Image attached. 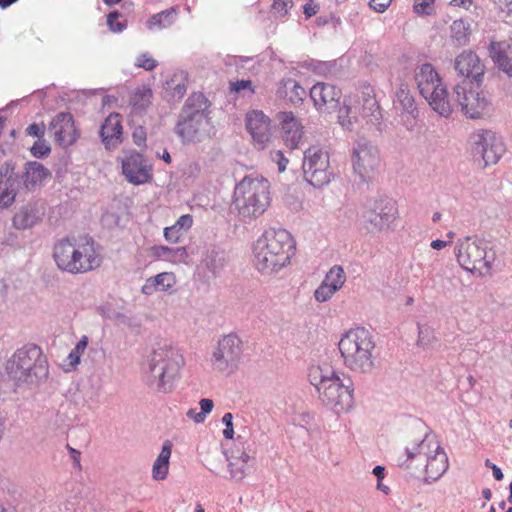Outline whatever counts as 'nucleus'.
<instances>
[{"instance_id":"1","label":"nucleus","mask_w":512,"mask_h":512,"mask_svg":"<svg viewBox=\"0 0 512 512\" xmlns=\"http://www.w3.org/2000/svg\"><path fill=\"white\" fill-rule=\"evenodd\" d=\"M211 102L201 92L192 93L184 102L174 127L182 143H201L216 134L211 120Z\"/></svg>"},{"instance_id":"2","label":"nucleus","mask_w":512,"mask_h":512,"mask_svg":"<svg viewBox=\"0 0 512 512\" xmlns=\"http://www.w3.org/2000/svg\"><path fill=\"white\" fill-rule=\"evenodd\" d=\"M253 252L257 270L270 274L290 263L295 252V242L287 230L270 228L257 239Z\"/></svg>"},{"instance_id":"3","label":"nucleus","mask_w":512,"mask_h":512,"mask_svg":"<svg viewBox=\"0 0 512 512\" xmlns=\"http://www.w3.org/2000/svg\"><path fill=\"white\" fill-rule=\"evenodd\" d=\"M344 366L356 374H370L377 359L372 333L363 327L347 331L338 343Z\"/></svg>"},{"instance_id":"4","label":"nucleus","mask_w":512,"mask_h":512,"mask_svg":"<svg viewBox=\"0 0 512 512\" xmlns=\"http://www.w3.org/2000/svg\"><path fill=\"white\" fill-rule=\"evenodd\" d=\"M308 377L322 404L336 414L347 412L353 407L354 388L350 381L345 384L333 370L320 366H312Z\"/></svg>"},{"instance_id":"5","label":"nucleus","mask_w":512,"mask_h":512,"mask_svg":"<svg viewBox=\"0 0 512 512\" xmlns=\"http://www.w3.org/2000/svg\"><path fill=\"white\" fill-rule=\"evenodd\" d=\"M8 377L16 383H34L48 377V362L40 347L28 344L17 349L5 366Z\"/></svg>"},{"instance_id":"6","label":"nucleus","mask_w":512,"mask_h":512,"mask_svg":"<svg viewBox=\"0 0 512 512\" xmlns=\"http://www.w3.org/2000/svg\"><path fill=\"white\" fill-rule=\"evenodd\" d=\"M184 364L180 351L171 344L154 349L149 361L148 384L161 392L172 389Z\"/></svg>"},{"instance_id":"7","label":"nucleus","mask_w":512,"mask_h":512,"mask_svg":"<svg viewBox=\"0 0 512 512\" xmlns=\"http://www.w3.org/2000/svg\"><path fill=\"white\" fill-rule=\"evenodd\" d=\"M53 257L57 267L72 274L91 271L100 265L92 245L77 243L76 239L59 240L53 249Z\"/></svg>"},{"instance_id":"8","label":"nucleus","mask_w":512,"mask_h":512,"mask_svg":"<svg viewBox=\"0 0 512 512\" xmlns=\"http://www.w3.org/2000/svg\"><path fill=\"white\" fill-rule=\"evenodd\" d=\"M269 182L259 175L244 177L235 187V205L244 218L262 215L270 205Z\"/></svg>"},{"instance_id":"9","label":"nucleus","mask_w":512,"mask_h":512,"mask_svg":"<svg viewBox=\"0 0 512 512\" xmlns=\"http://www.w3.org/2000/svg\"><path fill=\"white\" fill-rule=\"evenodd\" d=\"M414 78L420 94L432 109L441 116L448 117L452 112V104L434 66L430 63L422 64L415 71Z\"/></svg>"},{"instance_id":"10","label":"nucleus","mask_w":512,"mask_h":512,"mask_svg":"<svg viewBox=\"0 0 512 512\" xmlns=\"http://www.w3.org/2000/svg\"><path fill=\"white\" fill-rule=\"evenodd\" d=\"M455 256L459 265L468 272L490 271L495 260L494 253H488V243L475 236H466L457 240Z\"/></svg>"},{"instance_id":"11","label":"nucleus","mask_w":512,"mask_h":512,"mask_svg":"<svg viewBox=\"0 0 512 512\" xmlns=\"http://www.w3.org/2000/svg\"><path fill=\"white\" fill-rule=\"evenodd\" d=\"M302 169L305 180L316 188L329 184L335 177L329 153L325 149L315 146L304 152Z\"/></svg>"},{"instance_id":"12","label":"nucleus","mask_w":512,"mask_h":512,"mask_svg":"<svg viewBox=\"0 0 512 512\" xmlns=\"http://www.w3.org/2000/svg\"><path fill=\"white\" fill-rule=\"evenodd\" d=\"M398 215L396 202L390 198H380L369 203L363 212V225L369 234L376 235L387 231Z\"/></svg>"},{"instance_id":"13","label":"nucleus","mask_w":512,"mask_h":512,"mask_svg":"<svg viewBox=\"0 0 512 512\" xmlns=\"http://www.w3.org/2000/svg\"><path fill=\"white\" fill-rule=\"evenodd\" d=\"M468 86L470 83L467 80L455 85L451 104L460 106L461 111L469 118H480L488 112L490 102L483 92L468 89Z\"/></svg>"},{"instance_id":"14","label":"nucleus","mask_w":512,"mask_h":512,"mask_svg":"<svg viewBox=\"0 0 512 512\" xmlns=\"http://www.w3.org/2000/svg\"><path fill=\"white\" fill-rule=\"evenodd\" d=\"M472 153L485 165L496 164L505 153V145L500 137L491 130H477L470 136Z\"/></svg>"},{"instance_id":"15","label":"nucleus","mask_w":512,"mask_h":512,"mask_svg":"<svg viewBox=\"0 0 512 512\" xmlns=\"http://www.w3.org/2000/svg\"><path fill=\"white\" fill-rule=\"evenodd\" d=\"M353 172L362 182L373 178L379 163L378 150L365 139L359 140L351 154Z\"/></svg>"},{"instance_id":"16","label":"nucleus","mask_w":512,"mask_h":512,"mask_svg":"<svg viewBox=\"0 0 512 512\" xmlns=\"http://www.w3.org/2000/svg\"><path fill=\"white\" fill-rule=\"evenodd\" d=\"M242 354L241 340L234 334L224 336L219 340L213 352L212 364L221 372L230 371L236 367Z\"/></svg>"},{"instance_id":"17","label":"nucleus","mask_w":512,"mask_h":512,"mask_svg":"<svg viewBox=\"0 0 512 512\" xmlns=\"http://www.w3.org/2000/svg\"><path fill=\"white\" fill-rule=\"evenodd\" d=\"M121 164L125 179L133 185L146 184L153 179L151 163L139 152H125Z\"/></svg>"},{"instance_id":"18","label":"nucleus","mask_w":512,"mask_h":512,"mask_svg":"<svg viewBox=\"0 0 512 512\" xmlns=\"http://www.w3.org/2000/svg\"><path fill=\"white\" fill-rule=\"evenodd\" d=\"M310 98L318 111L332 113L339 107L341 90L334 85L318 82L310 89Z\"/></svg>"},{"instance_id":"19","label":"nucleus","mask_w":512,"mask_h":512,"mask_svg":"<svg viewBox=\"0 0 512 512\" xmlns=\"http://www.w3.org/2000/svg\"><path fill=\"white\" fill-rule=\"evenodd\" d=\"M49 130L55 141L64 147L73 145L79 137L73 116L68 112L58 113L50 122Z\"/></svg>"},{"instance_id":"20","label":"nucleus","mask_w":512,"mask_h":512,"mask_svg":"<svg viewBox=\"0 0 512 512\" xmlns=\"http://www.w3.org/2000/svg\"><path fill=\"white\" fill-rule=\"evenodd\" d=\"M277 119L285 145L290 149L298 148L304 136V127L300 120L292 112H280Z\"/></svg>"},{"instance_id":"21","label":"nucleus","mask_w":512,"mask_h":512,"mask_svg":"<svg viewBox=\"0 0 512 512\" xmlns=\"http://www.w3.org/2000/svg\"><path fill=\"white\" fill-rule=\"evenodd\" d=\"M454 68L458 75L467 81L469 78H472L476 82H480L484 74V65L473 51H463L460 53L455 58Z\"/></svg>"},{"instance_id":"22","label":"nucleus","mask_w":512,"mask_h":512,"mask_svg":"<svg viewBox=\"0 0 512 512\" xmlns=\"http://www.w3.org/2000/svg\"><path fill=\"white\" fill-rule=\"evenodd\" d=\"M246 127L254 142L263 149L271 137L269 118L262 111L254 110L247 114Z\"/></svg>"},{"instance_id":"23","label":"nucleus","mask_w":512,"mask_h":512,"mask_svg":"<svg viewBox=\"0 0 512 512\" xmlns=\"http://www.w3.org/2000/svg\"><path fill=\"white\" fill-rule=\"evenodd\" d=\"M19 176L16 175L14 168H6L4 175L0 178V207L7 208L13 204L16 195L24 190Z\"/></svg>"},{"instance_id":"24","label":"nucleus","mask_w":512,"mask_h":512,"mask_svg":"<svg viewBox=\"0 0 512 512\" xmlns=\"http://www.w3.org/2000/svg\"><path fill=\"white\" fill-rule=\"evenodd\" d=\"M24 190L31 191L50 175L47 168L36 161L27 162L22 170L16 171Z\"/></svg>"},{"instance_id":"25","label":"nucleus","mask_w":512,"mask_h":512,"mask_svg":"<svg viewBox=\"0 0 512 512\" xmlns=\"http://www.w3.org/2000/svg\"><path fill=\"white\" fill-rule=\"evenodd\" d=\"M122 124L118 113H111L100 129L102 142L107 149L115 148L122 142Z\"/></svg>"},{"instance_id":"26","label":"nucleus","mask_w":512,"mask_h":512,"mask_svg":"<svg viewBox=\"0 0 512 512\" xmlns=\"http://www.w3.org/2000/svg\"><path fill=\"white\" fill-rule=\"evenodd\" d=\"M436 446L440 445L435 441L434 437L425 435L420 442L414 443L411 447L405 448L406 460L400 463V465H406V468H409L410 465L407 464V462L413 459L425 462L428 459V456H432L436 451Z\"/></svg>"},{"instance_id":"27","label":"nucleus","mask_w":512,"mask_h":512,"mask_svg":"<svg viewBox=\"0 0 512 512\" xmlns=\"http://www.w3.org/2000/svg\"><path fill=\"white\" fill-rule=\"evenodd\" d=\"M44 215V210L35 204L28 203L21 207L13 217V226L18 230H26L36 225Z\"/></svg>"},{"instance_id":"28","label":"nucleus","mask_w":512,"mask_h":512,"mask_svg":"<svg viewBox=\"0 0 512 512\" xmlns=\"http://www.w3.org/2000/svg\"><path fill=\"white\" fill-rule=\"evenodd\" d=\"M277 96L288 103L297 105L304 100L306 90L295 79H282L278 84Z\"/></svg>"},{"instance_id":"29","label":"nucleus","mask_w":512,"mask_h":512,"mask_svg":"<svg viewBox=\"0 0 512 512\" xmlns=\"http://www.w3.org/2000/svg\"><path fill=\"white\" fill-rule=\"evenodd\" d=\"M448 469V458L440 446H436V451L432 456H428L425 461L426 480H438Z\"/></svg>"},{"instance_id":"30","label":"nucleus","mask_w":512,"mask_h":512,"mask_svg":"<svg viewBox=\"0 0 512 512\" xmlns=\"http://www.w3.org/2000/svg\"><path fill=\"white\" fill-rule=\"evenodd\" d=\"M176 283L173 273L163 272L146 280L141 288V292L145 295H152L156 291H168Z\"/></svg>"},{"instance_id":"31","label":"nucleus","mask_w":512,"mask_h":512,"mask_svg":"<svg viewBox=\"0 0 512 512\" xmlns=\"http://www.w3.org/2000/svg\"><path fill=\"white\" fill-rule=\"evenodd\" d=\"M358 103L364 117H374L378 119L377 115L380 114L379 104L375 98L374 89L369 86H363L358 95Z\"/></svg>"},{"instance_id":"32","label":"nucleus","mask_w":512,"mask_h":512,"mask_svg":"<svg viewBox=\"0 0 512 512\" xmlns=\"http://www.w3.org/2000/svg\"><path fill=\"white\" fill-rule=\"evenodd\" d=\"M201 263L214 275L217 276L224 268L226 257L224 251L216 246H211L202 255Z\"/></svg>"},{"instance_id":"33","label":"nucleus","mask_w":512,"mask_h":512,"mask_svg":"<svg viewBox=\"0 0 512 512\" xmlns=\"http://www.w3.org/2000/svg\"><path fill=\"white\" fill-rule=\"evenodd\" d=\"M471 25L469 22L458 19L450 26V41L455 47H463L469 44Z\"/></svg>"},{"instance_id":"34","label":"nucleus","mask_w":512,"mask_h":512,"mask_svg":"<svg viewBox=\"0 0 512 512\" xmlns=\"http://www.w3.org/2000/svg\"><path fill=\"white\" fill-rule=\"evenodd\" d=\"M193 218L189 214L179 217V219L169 227L164 229V238L169 243H178L183 234L191 228Z\"/></svg>"},{"instance_id":"35","label":"nucleus","mask_w":512,"mask_h":512,"mask_svg":"<svg viewBox=\"0 0 512 512\" xmlns=\"http://www.w3.org/2000/svg\"><path fill=\"white\" fill-rule=\"evenodd\" d=\"M171 456V444L165 442L162 449L153 463L152 477L153 479L160 481L166 479L169 470V459Z\"/></svg>"},{"instance_id":"36","label":"nucleus","mask_w":512,"mask_h":512,"mask_svg":"<svg viewBox=\"0 0 512 512\" xmlns=\"http://www.w3.org/2000/svg\"><path fill=\"white\" fill-rule=\"evenodd\" d=\"M492 60L509 77H512V56H510L500 43L492 41L489 46Z\"/></svg>"},{"instance_id":"37","label":"nucleus","mask_w":512,"mask_h":512,"mask_svg":"<svg viewBox=\"0 0 512 512\" xmlns=\"http://www.w3.org/2000/svg\"><path fill=\"white\" fill-rule=\"evenodd\" d=\"M395 101L400 105L405 113L411 115L413 118L417 117L418 110L415 104V100L406 84L401 83L399 85L395 92Z\"/></svg>"},{"instance_id":"38","label":"nucleus","mask_w":512,"mask_h":512,"mask_svg":"<svg viewBox=\"0 0 512 512\" xmlns=\"http://www.w3.org/2000/svg\"><path fill=\"white\" fill-rule=\"evenodd\" d=\"M151 251L155 257L171 262H185L188 257L185 247L170 248L163 245H157L152 247Z\"/></svg>"},{"instance_id":"39","label":"nucleus","mask_w":512,"mask_h":512,"mask_svg":"<svg viewBox=\"0 0 512 512\" xmlns=\"http://www.w3.org/2000/svg\"><path fill=\"white\" fill-rule=\"evenodd\" d=\"M177 10L174 7L161 11L160 13L154 14L148 21V28L158 27L165 29L170 27L176 20Z\"/></svg>"},{"instance_id":"40","label":"nucleus","mask_w":512,"mask_h":512,"mask_svg":"<svg viewBox=\"0 0 512 512\" xmlns=\"http://www.w3.org/2000/svg\"><path fill=\"white\" fill-rule=\"evenodd\" d=\"M333 290L338 291L346 281V275L343 268L339 265L333 266L326 274L324 280Z\"/></svg>"},{"instance_id":"41","label":"nucleus","mask_w":512,"mask_h":512,"mask_svg":"<svg viewBox=\"0 0 512 512\" xmlns=\"http://www.w3.org/2000/svg\"><path fill=\"white\" fill-rule=\"evenodd\" d=\"M116 319L120 325L130 328L134 332H138L141 328V321L134 315L118 313Z\"/></svg>"},{"instance_id":"42","label":"nucleus","mask_w":512,"mask_h":512,"mask_svg":"<svg viewBox=\"0 0 512 512\" xmlns=\"http://www.w3.org/2000/svg\"><path fill=\"white\" fill-rule=\"evenodd\" d=\"M152 97L151 89H142L135 93L133 97V105L145 109L149 106Z\"/></svg>"},{"instance_id":"43","label":"nucleus","mask_w":512,"mask_h":512,"mask_svg":"<svg viewBox=\"0 0 512 512\" xmlns=\"http://www.w3.org/2000/svg\"><path fill=\"white\" fill-rule=\"evenodd\" d=\"M434 340L435 336L430 327L418 325V345L427 347L431 345Z\"/></svg>"},{"instance_id":"44","label":"nucleus","mask_w":512,"mask_h":512,"mask_svg":"<svg viewBox=\"0 0 512 512\" xmlns=\"http://www.w3.org/2000/svg\"><path fill=\"white\" fill-rule=\"evenodd\" d=\"M120 13L113 11L107 16V25L112 32L120 33L126 28L125 21H119Z\"/></svg>"},{"instance_id":"45","label":"nucleus","mask_w":512,"mask_h":512,"mask_svg":"<svg viewBox=\"0 0 512 512\" xmlns=\"http://www.w3.org/2000/svg\"><path fill=\"white\" fill-rule=\"evenodd\" d=\"M337 291L333 290L332 287L327 285L324 281L320 284V286L315 290L314 297L316 301L318 302H326L331 299V297L336 293Z\"/></svg>"},{"instance_id":"46","label":"nucleus","mask_w":512,"mask_h":512,"mask_svg":"<svg viewBox=\"0 0 512 512\" xmlns=\"http://www.w3.org/2000/svg\"><path fill=\"white\" fill-rule=\"evenodd\" d=\"M51 151L49 144L44 139H38L31 147V153L36 158L47 156Z\"/></svg>"},{"instance_id":"47","label":"nucleus","mask_w":512,"mask_h":512,"mask_svg":"<svg viewBox=\"0 0 512 512\" xmlns=\"http://www.w3.org/2000/svg\"><path fill=\"white\" fill-rule=\"evenodd\" d=\"M292 7V0H273L272 9L279 17H284L288 14L289 9Z\"/></svg>"},{"instance_id":"48","label":"nucleus","mask_w":512,"mask_h":512,"mask_svg":"<svg viewBox=\"0 0 512 512\" xmlns=\"http://www.w3.org/2000/svg\"><path fill=\"white\" fill-rule=\"evenodd\" d=\"M135 65L147 71H150L156 67L157 61L154 58H152L149 54L143 53L136 58Z\"/></svg>"},{"instance_id":"49","label":"nucleus","mask_w":512,"mask_h":512,"mask_svg":"<svg viewBox=\"0 0 512 512\" xmlns=\"http://www.w3.org/2000/svg\"><path fill=\"white\" fill-rule=\"evenodd\" d=\"M230 476L237 481L242 480L246 475V466L238 461H231L229 463Z\"/></svg>"},{"instance_id":"50","label":"nucleus","mask_w":512,"mask_h":512,"mask_svg":"<svg viewBox=\"0 0 512 512\" xmlns=\"http://www.w3.org/2000/svg\"><path fill=\"white\" fill-rule=\"evenodd\" d=\"M434 0H418L413 8L414 12L420 15H431L433 12Z\"/></svg>"},{"instance_id":"51","label":"nucleus","mask_w":512,"mask_h":512,"mask_svg":"<svg viewBox=\"0 0 512 512\" xmlns=\"http://www.w3.org/2000/svg\"><path fill=\"white\" fill-rule=\"evenodd\" d=\"M233 415L232 413L228 412L225 413L222 417V423L225 425V429L223 430V436L226 439H232L234 436V429H233Z\"/></svg>"},{"instance_id":"52","label":"nucleus","mask_w":512,"mask_h":512,"mask_svg":"<svg viewBox=\"0 0 512 512\" xmlns=\"http://www.w3.org/2000/svg\"><path fill=\"white\" fill-rule=\"evenodd\" d=\"M45 130L44 123H32L26 128V134L41 139L45 134Z\"/></svg>"},{"instance_id":"53","label":"nucleus","mask_w":512,"mask_h":512,"mask_svg":"<svg viewBox=\"0 0 512 512\" xmlns=\"http://www.w3.org/2000/svg\"><path fill=\"white\" fill-rule=\"evenodd\" d=\"M271 159L277 164L279 172H284L286 170L289 160L284 156L282 151H273L271 153Z\"/></svg>"},{"instance_id":"54","label":"nucleus","mask_w":512,"mask_h":512,"mask_svg":"<svg viewBox=\"0 0 512 512\" xmlns=\"http://www.w3.org/2000/svg\"><path fill=\"white\" fill-rule=\"evenodd\" d=\"M132 138L134 143L141 147L144 146L146 143V131L143 127L139 126L136 127L132 133Z\"/></svg>"},{"instance_id":"55","label":"nucleus","mask_w":512,"mask_h":512,"mask_svg":"<svg viewBox=\"0 0 512 512\" xmlns=\"http://www.w3.org/2000/svg\"><path fill=\"white\" fill-rule=\"evenodd\" d=\"M319 4L315 3L313 0H308L303 6V12L306 18H311L316 15L319 11Z\"/></svg>"},{"instance_id":"56","label":"nucleus","mask_w":512,"mask_h":512,"mask_svg":"<svg viewBox=\"0 0 512 512\" xmlns=\"http://www.w3.org/2000/svg\"><path fill=\"white\" fill-rule=\"evenodd\" d=\"M392 0H370L369 6L376 12L383 13L389 7Z\"/></svg>"},{"instance_id":"57","label":"nucleus","mask_w":512,"mask_h":512,"mask_svg":"<svg viewBox=\"0 0 512 512\" xmlns=\"http://www.w3.org/2000/svg\"><path fill=\"white\" fill-rule=\"evenodd\" d=\"M199 405H200V412L202 413V415H204L205 418L207 417V415L209 413L212 412L213 407H214L213 401L208 398L201 399L199 402Z\"/></svg>"},{"instance_id":"58","label":"nucleus","mask_w":512,"mask_h":512,"mask_svg":"<svg viewBox=\"0 0 512 512\" xmlns=\"http://www.w3.org/2000/svg\"><path fill=\"white\" fill-rule=\"evenodd\" d=\"M494 4L502 12L506 14L512 13V0H494Z\"/></svg>"},{"instance_id":"59","label":"nucleus","mask_w":512,"mask_h":512,"mask_svg":"<svg viewBox=\"0 0 512 512\" xmlns=\"http://www.w3.org/2000/svg\"><path fill=\"white\" fill-rule=\"evenodd\" d=\"M88 341V337L83 335L72 350L81 357L88 346Z\"/></svg>"},{"instance_id":"60","label":"nucleus","mask_w":512,"mask_h":512,"mask_svg":"<svg viewBox=\"0 0 512 512\" xmlns=\"http://www.w3.org/2000/svg\"><path fill=\"white\" fill-rule=\"evenodd\" d=\"M186 416L189 418V419H192L195 423H204L206 418L204 417V415H202L201 412H198L196 409L194 408H191L187 411L186 413Z\"/></svg>"},{"instance_id":"61","label":"nucleus","mask_w":512,"mask_h":512,"mask_svg":"<svg viewBox=\"0 0 512 512\" xmlns=\"http://www.w3.org/2000/svg\"><path fill=\"white\" fill-rule=\"evenodd\" d=\"M67 449L69 450L70 452V458L74 464L75 467L77 468H80V451L74 449L73 447H71L70 445H67Z\"/></svg>"},{"instance_id":"62","label":"nucleus","mask_w":512,"mask_h":512,"mask_svg":"<svg viewBox=\"0 0 512 512\" xmlns=\"http://www.w3.org/2000/svg\"><path fill=\"white\" fill-rule=\"evenodd\" d=\"M251 81L250 80H240V81H236L235 83L232 84V89L236 92H239L241 90H244L246 88H250L251 87Z\"/></svg>"},{"instance_id":"63","label":"nucleus","mask_w":512,"mask_h":512,"mask_svg":"<svg viewBox=\"0 0 512 512\" xmlns=\"http://www.w3.org/2000/svg\"><path fill=\"white\" fill-rule=\"evenodd\" d=\"M80 356L73 350L67 356V361L72 368H75L80 363Z\"/></svg>"},{"instance_id":"64","label":"nucleus","mask_w":512,"mask_h":512,"mask_svg":"<svg viewBox=\"0 0 512 512\" xmlns=\"http://www.w3.org/2000/svg\"><path fill=\"white\" fill-rule=\"evenodd\" d=\"M450 243H451V240L444 241V240L436 239L431 242L430 246H431V248H433L435 250H441V249L445 248L446 246H448Z\"/></svg>"}]
</instances>
